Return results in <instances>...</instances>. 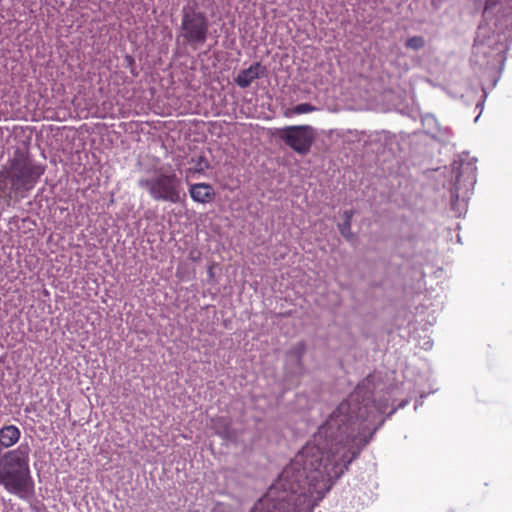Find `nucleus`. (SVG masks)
I'll list each match as a JSON object with an SVG mask.
<instances>
[{
  "label": "nucleus",
  "mask_w": 512,
  "mask_h": 512,
  "mask_svg": "<svg viewBox=\"0 0 512 512\" xmlns=\"http://www.w3.org/2000/svg\"><path fill=\"white\" fill-rule=\"evenodd\" d=\"M306 350V346L304 342H298L290 351L289 356L295 358L297 362H300L302 356L304 355Z\"/></svg>",
  "instance_id": "4468645a"
},
{
  "label": "nucleus",
  "mask_w": 512,
  "mask_h": 512,
  "mask_svg": "<svg viewBox=\"0 0 512 512\" xmlns=\"http://www.w3.org/2000/svg\"><path fill=\"white\" fill-rule=\"evenodd\" d=\"M191 198L198 203H209L215 197V191L210 184L196 183L190 187Z\"/></svg>",
  "instance_id": "0eeeda50"
},
{
  "label": "nucleus",
  "mask_w": 512,
  "mask_h": 512,
  "mask_svg": "<svg viewBox=\"0 0 512 512\" xmlns=\"http://www.w3.org/2000/svg\"><path fill=\"white\" fill-rule=\"evenodd\" d=\"M213 512H227L225 511L221 505H217L214 509H213Z\"/></svg>",
  "instance_id": "dca6fc26"
},
{
  "label": "nucleus",
  "mask_w": 512,
  "mask_h": 512,
  "mask_svg": "<svg viewBox=\"0 0 512 512\" xmlns=\"http://www.w3.org/2000/svg\"><path fill=\"white\" fill-rule=\"evenodd\" d=\"M140 187L146 188L151 198L155 201L170 203H183L186 193L183 189L182 180L174 172H157L150 179H140Z\"/></svg>",
  "instance_id": "20e7f679"
},
{
  "label": "nucleus",
  "mask_w": 512,
  "mask_h": 512,
  "mask_svg": "<svg viewBox=\"0 0 512 512\" xmlns=\"http://www.w3.org/2000/svg\"><path fill=\"white\" fill-rule=\"evenodd\" d=\"M277 136L292 150L306 155L314 142V130L309 125L287 126L277 131Z\"/></svg>",
  "instance_id": "423d86ee"
},
{
  "label": "nucleus",
  "mask_w": 512,
  "mask_h": 512,
  "mask_svg": "<svg viewBox=\"0 0 512 512\" xmlns=\"http://www.w3.org/2000/svg\"><path fill=\"white\" fill-rule=\"evenodd\" d=\"M353 214V210L344 211V222L338 225L340 233L346 238H348L350 234L351 219L353 217Z\"/></svg>",
  "instance_id": "9b49d317"
},
{
  "label": "nucleus",
  "mask_w": 512,
  "mask_h": 512,
  "mask_svg": "<svg viewBox=\"0 0 512 512\" xmlns=\"http://www.w3.org/2000/svg\"><path fill=\"white\" fill-rule=\"evenodd\" d=\"M496 4V0H486V3H485V11H487L488 9H490L492 6H494Z\"/></svg>",
  "instance_id": "2eb2a0df"
},
{
  "label": "nucleus",
  "mask_w": 512,
  "mask_h": 512,
  "mask_svg": "<svg viewBox=\"0 0 512 512\" xmlns=\"http://www.w3.org/2000/svg\"><path fill=\"white\" fill-rule=\"evenodd\" d=\"M405 45L409 49L420 50L425 46V40L422 36H413L406 40Z\"/></svg>",
  "instance_id": "f8f14e48"
},
{
  "label": "nucleus",
  "mask_w": 512,
  "mask_h": 512,
  "mask_svg": "<svg viewBox=\"0 0 512 512\" xmlns=\"http://www.w3.org/2000/svg\"><path fill=\"white\" fill-rule=\"evenodd\" d=\"M316 110V107L311 105L310 103H301L296 106H294L291 109L292 114L300 115V114H306L311 113Z\"/></svg>",
  "instance_id": "ddd939ff"
},
{
  "label": "nucleus",
  "mask_w": 512,
  "mask_h": 512,
  "mask_svg": "<svg viewBox=\"0 0 512 512\" xmlns=\"http://www.w3.org/2000/svg\"><path fill=\"white\" fill-rule=\"evenodd\" d=\"M127 60H128L130 63H132V62L134 61V60H133V58H132L131 56H127Z\"/></svg>",
  "instance_id": "f3484780"
},
{
  "label": "nucleus",
  "mask_w": 512,
  "mask_h": 512,
  "mask_svg": "<svg viewBox=\"0 0 512 512\" xmlns=\"http://www.w3.org/2000/svg\"><path fill=\"white\" fill-rule=\"evenodd\" d=\"M363 382L330 414L282 470L250 512H312L358 456L355 447L378 414L385 412Z\"/></svg>",
  "instance_id": "f257e3e1"
},
{
  "label": "nucleus",
  "mask_w": 512,
  "mask_h": 512,
  "mask_svg": "<svg viewBox=\"0 0 512 512\" xmlns=\"http://www.w3.org/2000/svg\"><path fill=\"white\" fill-rule=\"evenodd\" d=\"M231 425V418L227 416H216L210 420V428L224 438L229 437Z\"/></svg>",
  "instance_id": "9d476101"
},
{
  "label": "nucleus",
  "mask_w": 512,
  "mask_h": 512,
  "mask_svg": "<svg viewBox=\"0 0 512 512\" xmlns=\"http://www.w3.org/2000/svg\"><path fill=\"white\" fill-rule=\"evenodd\" d=\"M0 485L22 500L34 496V481L29 467V447L20 445L0 457Z\"/></svg>",
  "instance_id": "f03ea898"
},
{
  "label": "nucleus",
  "mask_w": 512,
  "mask_h": 512,
  "mask_svg": "<svg viewBox=\"0 0 512 512\" xmlns=\"http://www.w3.org/2000/svg\"><path fill=\"white\" fill-rule=\"evenodd\" d=\"M45 167L35 162L29 155L16 151L9 162L7 178L11 190L14 192H27L33 189L44 174Z\"/></svg>",
  "instance_id": "7ed1b4c3"
},
{
  "label": "nucleus",
  "mask_w": 512,
  "mask_h": 512,
  "mask_svg": "<svg viewBox=\"0 0 512 512\" xmlns=\"http://www.w3.org/2000/svg\"><path fill=\"white\" fill-rule=\"evenodd\" d=\"M208 32L209 22L206 15L193 8L184 7L180 25V36L183 37L184 43L197 48L206 42Z\"/></svg>",
  "instance_id": "39448f33"
},
{
  "label": "nucleus",
  "mask_w": 512,
  "mask_h": 512,
  "mask_svg": "<svg viewBox=\"0 0 512 512\" xmlns=\"http://www.w3.org/2000/svg\"><path fill=\"white\" fill-rule=\"evenodd\" d=\"M262 68L259 62L253 63L247 69L241 70L235 78V83L240 88H247L251 83L260 77V69Z\"/></svg>",
  "instance_id": "6e6552de"
},
{
  "label": "nucleus",
  "mask_w": 512,
  "mask_h": 512,
  "mask_svg": "<svg viewBox=\"0 0 512 512\" xmlns=\"http://www.w3.org/2000/svg\"><path fill=\"white\" fill-rule=\"evenodd\" d=\"M21 436L19 428L15 425H5L0 428V447L1 449L10 448L15 445Z\"/></svg>",
  "instance_id": "1a4fd4ad"
}]
</instances>
